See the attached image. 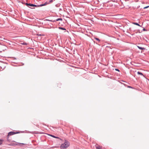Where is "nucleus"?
I'll list each match as a JSON object with an SVG mask.
<instances>
[{"instance_id":"nucleus-9","label":"nucleus","mask_w":149,"mask_h":149,"mask_svg":"<svg viewBox=\"0 0 149 149\" xmlns=\"http://www.w3.org/2000/svg\"><path fill=\"white\" fill-rule=\"evenodd\" d=\"M22 44L24 45H27L28 44L26 42H24L23 43H22Z\"/></svg>"},{"instance_id":"nucleus-13","label":"nucleus","mask_w":149,"mask_h":149,"mask_svg":"<svg viewBox=\"0 0 149 149\" xmlns=\"http://www.w3.org/2000/svg\"><path fill=\"white\" fill-rule=\"evenodd\" d=\"M60 29L63 30H66L64 28H62V27H61V28H60Z\"/></svg>"},{"instance_id":"nucleus-5","label":"nucleus","mask_w":149,"mask_h":149,"mask_svg":"<svg viewBox=\"0 0 149 149\" xmlns=\"http://www.w3.org/2000/svg\"><path fill=\"white\" fill-rule=\"evenodd\" d=\"M132 24H133L137 25L138 26H140L139 24L138 23H135V22H133L132 23Z\"/></svg>"},{"instance_id":"nucleus-16","label":"nucleus","mask_w":149,"mask_h":149,"mask_svg":"<svg viewBox=\"0 0 149 149\" xmlns=\"http://www.w3.org/2000/svg\"><path fill=\"white\" fill-rule=\"evenodd\" d=\"M143 31H146V29H145V28H144V29H143Z\"/></svg>"},{"instance_id":"nucleus-1","label":"nucleus","mask_w":149,"mask_h":149,"mask_svg":"<svg viewBox=\"0 0 149 149\" xmlns=\"http://www.w3.org/2000/svg\"><path fill=\"white\" fill-rule=\"evenodd\" d=\"M69 143L68 141H65V142L61 145V148L63 149L66 148L69 146Z\"/></svg>"},{"instance_id":"nucleus-14","label":"nucleus","mask_w":149,"mask_h":149,"mask_svg":"<svg viewBox=\"0 0 149 149\" xmlns=\"http://www.w3.org/2000/svg\"><path fill=\"white\" fill-rule=\"evenodd\" d=\"M149 7V6H147L145 7H144V9H146V8H148Z\"/></svg>"},{"instance_id":"nucleus-12","label":"nucleus","mask_w":149,"mask_h":149,"mask_svg":"<svg viewBox=\"0 0 149 149\" xmlns=\"http://www.w3.org/2000/svg\"><path fill=\"white\" fill-rule=\"evenodd\" d=\"M3 142V141L2 140L0 139V145H1Z\"/></svg>"},{"instance_id":"nucleus-7","label":"nucleus","mask_w":149,"mask_h":149,"mask_svg":"<svg viewBox=\"0 0 149 149\" xmlns=\"http://www.w3.org/2000/svg\"><path fill=\"white\" fill-rule=\"evenodd\" d=\"M137 74H140V75H143V74L142 73H141V72H137Z\"/></svg>"},{"instance_id":"nucleus-2","label":"nucleus","mask_w":149,"mask_h":149,"mask_svg":"<svg viewBox=\"0 0 149 149\" xmlns=\"http://www.w3.org/2000/svg\"><path fill=\"white\" fill-rule=\"evenodd\" d=\"M17 133H15L14 132H10L8 133V134L7 136V140L8 141H9V139H8L9 136L14 135L15 134Z\"/></svg>"},{"instance_id":"nucleus-10","label":"nucleus","mask_w":149,"mask_h":149,"mask_svg":"<svg viewBox=\"0 0 149 149\" xmlns=\"http://www.w3.org/2000/svg\"><path fill=\"white\" fill-rule=\"evenodd\" d=\"M95 39H96V40L98 41L99 42L100 41V40L97 38H95Z\"/></svg>"},{"instance_id":"nucleus-11","label":"nucleus","mask_w":149,"mask_h":149,"mask_svg":"<svg viewBox=\"0 0 149 149\" xmlns=\"http://www.w3.org/2000/svg\"><path fill=\"white\" fill-rule=\"evenodd\" d=\"M50 136H51L53 137H54V138H58L57 137H56V136H55L53 135H50Z\"/></svg>"},{"instance_id":"nucleus-6","label":"nucleus","mask_w":149,"mask_h":149,"mask_svg":"<svg viewBox=\"0 0 149 149\" xmlns=\"http://www.w3.org/2000/svg\"><path fill=\"white\" fill-rule=\"evenodd\" d=\"M137 47H138V48L139 49H141V50H144V49H145V48H144V47H139V46H137Z\"/></svg>"},{"instance_id":"nucleus-4","label":"nucleus","mask_w":149,"mask_h":149,"mask_svg":"<svg viewBox=\"0 0 149 149\" xmlns=\"http://www.w3.org/2000/svg\"><path fill=\"white\" fill-rule=\"evenodd\" d=\"M96 148L97 149H102V147L98 145H96Z\"/></svg>"},{"instance_id":"nucleus-8","label":"nucleus","mask_w":149,"mask_h":149,"mask_svg":"<svg viewBox=\"0 0 149 149\" xmlns=\"http://www.w3.org/2000/svg\"><path fill=\"white\" fill-rule=\"evenodd\" d=\"M62 19L61 18H58L57 19H56V20L57 21H59V20H61V21H62Z\"/></svg>"},{"instance_id":"nucleus-15","label":"nucleus","mask_w":149,"mask_h":149,"mask_svg":"<svg viewBox=\"0 0 149 149\" xmlns=\"http://www.w3.org/2000/svg\"><path fill=\"white\" fill-rule=\"evenodd\" d=\"M115 70L116 71H119V70L118 69H115Z\"/></svg>"},{"instance_id":"nucleus-17","label":"nucleus","mask_w":149,"mask_h":149,"mask_svg":"<svg viewBox=\"0 0 149 149\" xmlns=\"http://www.w3.org/2000/svg\"><path fill=\"white\" fill-rule=\"evenodd\" d=\"M37 35H38V36H41V34H37Z\"/></svg>"},{"instance_id":"nucleus-3","label":"nucleus","mask_w":149,"mask_h":149,"mask_svg":"<svg viewBox=\"0 0 149 149\" xmlns=\"http://www.w3.org/2000/svg\"><path fill=\"white\" fill-rule=\"evenodd\" d=\"M26 5L27 6H35V7H39V6H37V5H35L32 4H31V3H26ZM45 4H41V5H40V6H45Z\"/></svg>"}]
</instances>
